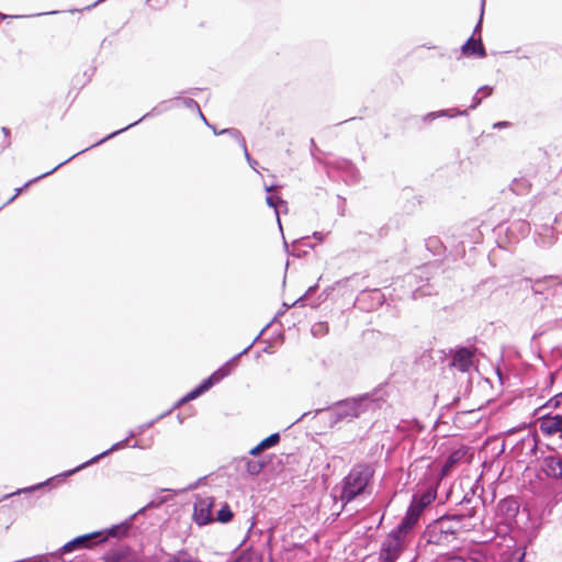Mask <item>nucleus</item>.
Listing matches in <instances>:
<instances>
[{
	"label": "nucleus",
	"instance_id": "393cba45",
	"mask_svg": "<svg viewBox=\"0 0 562 562\" xmlns=\"http://www.w3.org/2000/svg\"><path fill=\"white\" fill-rule=\"evenodd\" d=\"M266 202L270 207H273L276 210L277 220H278L279 226L281 227V222H280L279 212H278L277 207H278L279 203H283V201L279 198H276L274 195H268L266 198Z\"/></svg>",
	"mask_w": 562,
	"mask_h": 562
},
{
	"label": "nucleus",
	"instance_id": "423d86ee",
	"mask_svg": "<svg viewBox=\"0 0 562 562\" xmlns=\"http://www.w3.org/2000/svg\"><path fill=\"white\" fill-rule=\"evenodd\" d=\"M440 533L456 536L460 531H469L474 525L464 522V515H445L436 521Z\"/></svg>",
	"mask_w": 562,
	"mask_h": 562
},
{
	"label": "nucleus",
	"instance_id": "a878e982",
	"mask_svg": "<svg viewBox=\"0 0 562 562\" xmlns=\"http://www.w3.org/2000/svg\"><path fill=\"white\" fill-rule=\"evenodd\" d=\"M167 562H199V561L192 559L187 553H178L176 555L170 557Z\"/></svg>",
	"mask_w": 562,
	"mask_h": 562
},
{
	"label": "nucleus",
	"instance_id": "bb28decb",
	"mask_svg": "<svg viewBox=\"0 0 562 562\" xmlns=\"http://www.w3.org/2000/svg\"><path fill=\"white\" fill-rule=\"evenodd\" d=\"M262 469V463L256 462V461H248L247 462V472L249 474H258Z\"/></svg>",
	"mask_w": 562,
	"mask_h": 562
},
{
	"label": "nucleus",
	"instance_id": "473e14b6",
	"mask_svg": "<svg viewBox=\"0 0 562 562\" xmlns=\"http://www.w3.org/2000/svg\"><path fill=\"white\" fill-rule=\"evenodd\" d=\"M493 91V88L490 86H483L479 89L477 93H483V97H488Z\"/></svg>",
	"mask_w": 562,
	"mask_h": 562
},
{
	"label": "nucleus",
	"instance_id": "39448f33",
	"mask_svg": "<svg viewBox=\"0 0 562 562\" xmlns=\"http://www.w3.org/2000/svg\"><path fill=\"white\" fill-rule=\"evenodd\" d=\"M406 544V536L392 530L382 544L380 557L383 562H395Z\"/></svg>",
	"mask_w": 562,
	"mask_h": 562
},
{
	"label": "nucleus",
	"instance_id": "f257e3e1",
	"mask_svg": "<svg viewBox=\"0 0 562 562\" xmlns=\"http://www.w3.org/2000/svg\"><path fill=\"white\" fill-rule=\"evenodd\" d=\"M379 406V402L373 400L370 395L340 401L330 409L329 425L334 427L340 422H351L368 411H374Z\"/></svg>",
	"mask_w": 562,
	"mask_h": 562
},
{
	"label": "nucleus",
	"instance_id": "412c9836",
	"mask_svg": "<svg viewBox=\"0 0 562 562\" xmlns=\"http://www.w3.org/2000/svg\"><path fill=\"white\" fill-rule=\"evenodd\" d=\"M233 518V512L228 504L224 503L222 507L216 513V520L226 524L229 522Z\"/></svg>",
	"mask_w": 562,
	"mask_h": 562
},
{
	"label": "nucleus",
	"instance_id": "72a5a7b5",
	"mask_svg": "<svg viewBox=\"0 0 562 562\" xmlns=\"http://www.w3.org/2000/svg\"><path fill=\"white\" fill-rule=\"evenodd\" d=\"M442 562H465V560L459 555H449Z\"/></svg>",
	"mask_w": 562,
	"mask_h": 562
},
{
	"label": "nucleus",
	"instance_id": "20e7f679",
	"mask_svg": "<svg viewBox=\"0 0 562 562\" xmlns=\"http://www.w3.org/2000/svg\"><path fill=\"white\" fill-rule=\"evenodd\" d=\"M127 445H128V438H125L124 440H121V441H119V442H116V443L112 445L108 450H105V451H103L102 453H100V454H98V456L93 457L92 459L88 460L87 462H85V463H82V464H80V465L76 467L75 469L69 470V471H66V472H64V473H61V474H58V475H56V476H54V477H50V479L46 480L45 482H42V483L35 484V485H33V486H29V487L20 488V490H18L16 492L11 493V494H9V495H7V497H10V496H12V495H16V494H22V493H31V492H33V491H36V490L42 488L43 486L48 485V484H49L53 480H55V479H64V477H68V476H70V475L75 474L76 472L81 471L82 469H85V468H87V467H89V465H91V464H93V463L98 462L100 459H102V458L106 457V456H108V454H110L111 452H114V451H117V450H121V449L125 448Z\"/></svg>",
	"mask_w": 562,
	"mask_h": 562
},
{
	"label": "nucleus",
	"instance_id": "7ed1b4c3",
	"mask_svg": "<svg viewBox=\"0 0 562 562\" xmlns=\"http://www.w3.org/2000/svg\"><path fill=\"white\" fill-rule=\"evenodd\" d=\"M261 333L254 339V341L247 346L241 352L233 357L231 360H228L226 363H224L221 368H218L215 372H213L207 379L203 380L196 387H194L192 391H190L187 395H184L177 405H180L182 403H187L189 401H193L201 396L203 393L209 391L213 385L221 382L225 376L229 375L233 369L236 366V362L239 357L243 355H246L250 348L254 346V344L257 341Z\"/></svg>",
	"mask_w": 562,
	"mask_h": 562
},
{
	"label": "nucleus",
	"instance_id": "2eb2a0df",
	"mask_svg": "<svg viewBox=\"0 0 562 562\" xmlns=\"http://www.w3.org/2000/svg\"><path fill=\"white\" fill-rule=\"evenodd\" d=\"M461 50L464 55H477L481 58L486 56V50L482 44L481 38L475 41L473 37H470L461 47Z\"/></svg>",
	"mask_w": 562,
	"mask_h": 562
},
{
	"label": "nucleus",
	"instance_id": "ea45409f",
	"mask_svg": "<svg viewBox=\"0 0 562 562\" xmlns=\"http://www.w3.org/2000/svg\"><path fill=\"white\" fill-rule=\"evenodd\" d=\"M313 238H315L318 241H323L324 238H325V234L321 233V232H314L313 233Z\"/></svg>",
	"mask_w": 562,
	"mask_h": 562
},
{
	"label": "nucleus",
	"instance_id": "e433bc0d",
	"mask_svg": "<svg viewBox=\"0 0 562 562\" xmlns=\"http://www.w3.org/2000/svg\"><path fill=\"white\" fill-rule=\"evenodd\" d=\"M482 102V98L477 97V94H475L473 97V101H472V104H471V109H475L476 106H479Z\"/></svg>",
	"mask_w": 562,
	"mask_h": 562
},
{
	"label": "nucleus",
	"instance_id": "aec40b11",
	"mask_svg": "<svg viewBox=\"0 0 562 562\" xmlns=\"http://www.w3.org/2000/svg\"><path fill=\"white\" fill-rule=\"evenodd\" d=\"M218 134H227V135H229V137H233L234 139H236V142L243 148V150L245 153V157L249 159V154H248V150H247L246 140H245V138L243 137L241 133L238 130H236V128H224V130L220 131Z\"/></svg>",
	"mask_w": 562,
	"mask_h": 562
},
{
	"label": "nucleus",
	"instance_id": "f03ea898",
	"mask_svg": "<svg viewBox=\"0 0 562 562\" xmlns=\"http://www.w3.org/2000/svg\"><path fill=\"white\" fill-rule=\"evenodd\" d=\"M373 473V469L368 464H359L352 468L342 481L340 499L344 504L350 503L364 492Z\"/></svg>",
	"mask_w": 562,
	"mask_h": 562
},
{
	"label": "nucleus",
	"instance_id": "a18cd8bd",
	"mask_svg": "<svg viewBox=\"0 0 562 562\" xmlns=\"http://www.w3.org/2000/svg\"><path fill=\"white\" fill-rule=\"evenodd\" d=\"M2 132H3V134H5V135H8V134L10 133L9 128H7V127H2Z\"/></svg>",
	"mask_w": 562,
	"mask_h": 562
},
{
	"label": "nucleus",
	"instance_id": "ddd939ff",
	"mask_svg": "<svg viewBox=\"0 0 562 562\" xmlns=\"http://www.w3.org/2000/svg\"><path fill=\"white\" fill-rule=\"evenodd\" d=\"M543 471L550 477H562V458L549 456L543 460Z\"/></svg>",
	"mask_w": 562,
	"mask_h": 562
},
{
	"label": "nucleus",
	"instance_id": "c03bdc74",
	"mask_svg": "<svg viewBox=\"0 0 562 562\" xmlns=\"http://www.w3.org/2000/svg\"><path fill=\"white\" fill-rule=\"evenodd\" d=\"M246 159L248 160L249 165L254 168L256 161H252L250 157H249V159L248 158H246Z\"/></svg>",
	"mask_w": 562,
	"mask_h": 562
},
{
	"label": "nucleus",
	"instance_id": "0eeeda50",
	"mask_svg": "<svg viewBox=\"0 0 562 562\" xmlns=\"http://www.w3.org/2000/svg\"><path fill=\"white\" fill-rule=\"evenodd\" d=\"M105 540H106V537L103 536V532H100V531H94L91 533L82 535V536L76 537L75 539L65 543L54 554L63 555V554L70 553L76 550L90 548L93 543L103 542Z\"/></svg>",
	"mask_w": 562,
	"mask_h": 562
},
{
	"label": "nucleus",
	"instance_id": "79ce46f5",
	"mask_svg": "<svg viewBox=\"0 0 562 562\" xmlns=\"http://www.w3.org/2000/svg\"><path fill=\"white\" fill-rule=\"evenodd\" d=\"M137 434H138L137 430H130L128 436L126 438H128V440H130L131 438L135 437Z\"/></svg>",
	"mask_w": 562,
	"mask_h": 562
},
{
	"label": "nucleus",
	"instance_id": "5fc2aeb1",
	"mask_svg": "<svg viewBox=\"0 0 562 562\" xmlns=\"http://www.w3.org/2000/svg\"><path fill=\"white\" fill-rule=\"evenodd\" d=\"M213 131H214V133H215L216 135H220V134H218V133H220V131H218V130H215V128H214Z\"/></svg>",
	"mask_w": 562,
	"mask_h": 562
},
{
	"label": "nucleus",
	"instance_id": "9b49d317",
	"mask_svg": "<svg viewBox=\"0 0 562 562\" xmlns=\"http://www.w3.org/2000/svg\"><path fill=\"white\" fill-rule=\"evenodd\" d=\"M539 427L540 430L548 436H552L558 432H561L562 436V416L554 415L542 417L540 419Z\"/></svg>",
	"mask_w": 562,
	"mask_h": 562
},
{
	"label": "nucleus",
	"instance_id": "4c0bfd02",
	"mask_svg": "<svg viewBox=\"0 0 562 562\" xmlns=\"http://www.w3.org/2000/svg\"><path fill=\"white\" fill-rule=\"evenodd\" d=\"M484 4H485V0H482L481 19L474 29V33H476L481 30V21H482L483 11H484Z\"/></svg>",
	"mask_w": 562,
	"mask_h": 562
},
{
	"label": "nucleus",
	"instance_id": "6ab92c4d",
	"mask_svg": "<svg viewBox=\"0 0 562 562\" xmlns=\"http://www.w3.org/2000/svg\"><path fill=\"white\" fill-rule=\"evenodd\" d=\"M87 149H88V148L82 149L81 151H79V153H77V154L72 155L71 157H69V158H68V159H66L65 161H63V162H60L59 165H57L56 167H54L52 170H49V171H47V172H45V173H43V175H41V176H38V177L34 178L33 180H30V181H29V182H26L22 188L16 189V190H15V194H14V195L9 200V202L13 201V200H14V199H15V198H16V196L22 192V190H23L24 188L29 187L31 183L36 182L37 180H40V179H42V178H45L46 176L52 175V173H53V172H55L59 167H61L63 165L67 164V162H68L69 160H71L74 157H76L77 155H79V154H81V153L86 151Z\"/></svg>",
	"mask_w": 562,
	"mask_h": 562
},
{
	"label": "nucleus",
	"instance_id": "1a4fd4ad",
	"mask_svg": "<svg viewBox=\"0 0 562 562\" xmlns=\"http://www.w3.org/2000/svg\"><path fill=\"white\" fill-rule=\"evenodd\" d=\"M451 364L461 372H467L473 364V352L465 347L457 349Z\"/></svg>",
	"mask_w": 562,
	"mask_h": 562
},
{
	"label": "nucleus",
	"instance_id": "49530a36",
	"mask_svg": "<svg viewBox=\"0 0 562 562\" xmlns=\"http://www.w3.org/2000/svg\"><path fill=\"white\" fill-rule=\"evenodd\" d=\"M310 414H311L310 412L304 413V414L301 416V418H299L297 420H302L304 417H306V416H307V415H310Z\"/></svg>",
	"mask_w": 562,
	"mask_h": 562
},
{
	"label": "nucleus",
	"instance_id": "f8f14e48",
	"mask_svg": "<svg viewBox=\"0 0 562 562\" xmlns=\"http://www.w3.org/2000/svg\"><path fill=\"white\" fill-rule=\"evenodd\" d=\"M420 515L422 513L411 505L405 517L394 530L406 536L413 529Z\"/></svg>",
	"mask_w": 562,
	"mask_h": 562
},
{
	"label": "nucleus",
	"instance_id": "6e6552de",
	"mask_svg": "<svg viewBox=\"0 0 562 562\" xmlns=\"http://www.w3.org/2000/svg\"><path fill=\"white\" fill-rule=\"evenodd\" d=\"M215 501L212 496H198L193 506V519L199 526L213 521V507Z\"/></svg>",
	"mask_w": 562,
	"mask_h": 562
},
{
	"label": "nucleus",
	"instance_id": "9d476101",
	"mask_svg": "<svg viewBox=\"0 0 562 562\" xmlns=\"http://www.w3.org/2000/svg\"><path fill=\"white\" fill-rule=\"evenodd\" d=\"M525 282L527 283V285L530 286L535 294H542L544 290H548L555 284L562 285V279H560L557 276H547L543 277L542 279H537L535 281L528 279Z\"/></svg>",
	"mask_w": 562,
	"mask_h": 562
},
{
	"label": "nucleus",
	"instance_id": "dca6fc26",
	"mask_svg": "<svg viewBox=\"0 0 562 562\" xmlns=\"http://www.w3.org/2000/svg\"><path fill=\"white\" fill-rule=\"evenodd\" d=\"M135 517V515H133L130 519L119 524V525H114L112 526L111 528L102 531L103 532V536L108 538L110 537H123L125 536L130 528H131V525H132V520L133 518Z\"/></svg>",
	"mask_w": 562,
	"mask_h": 562
},
{
	"label": "nucleus",
	"instance_id": "2f4dec72",
	"mask_svg": "<svg viewBox=\"0 0 562 562\" xmlns=\"http://www.w3.org/2000/svg\"><path fill=\"white\" fill-rule=\"evenodd\" d=\"M439 115L437 114V111L435 112H429L427 113L425 116H423V121L426 122V123H429L436 119H438Z\"/></svg>",
	"mask_w": 562,
	"mask_h": 562
},
{
	"label": "nucleus",
	"instance_id": "5701e85b",
	"mask_svg": "<svg viewBox=\"0 0 562 562\" xmlns=\"http://www.w3.org/2000/svg\"><path fill=\"white\" fill-rule=\"evenodd\" d=\"M280 441V435L278 432L271 434L269 437L261 440L259 443L263 450L277 446Z\"/></svg>",
	"mask_w": 562,
	"mask_h": 562
},
{
	"label": "nucleus",
	"instance_id": "f704fd0d",
	"mask_svg": "<svg viewBox=\"0 0 562 562\" xmlns=\"http://www.w3.org/2000/svg\"><path fill=\"white\" fill-rule=\"evenodd\" d=\"M475 514H476L475 507H471L467 510V513H463L462 515H464V520H465L467 518H473L475 516Z\"/></svg>",
	"mask_w": 562,
	"mask_h": 562
},
{
	"label": "nucleus",
	"instance_id": "09e8293b",
	"mask_svg": "<svg viewBox=\"0 0 562 562\" xmlns=\"http://www.w3.org/2000/svg\"><path fill=\"white\" fill-rule=\"evenodd\" d=\"M524 558H525V552H522V553L520 554V557H519V562H521Z\"/></svg>",
	"mask_w": 562,
	"mask_h": 562
},
{
	"label": "nucleus",
	"instance_id": "3c124183",
	"mask_svg": "<svg viewBox=\"0 0 562 562\" xmlns=\"http://www.w3.org/2000/svg\"><path fill=\"white\" fill-rule=\"evenodd\" d=\"M103 0H98L97 2L93 3V7H95L98 3L102 2Z\"/></svg>",
	"mask_w": 562,
	"mask_h": 562
},
{
	"label": "nucleus",
	"instance_id": "a211bd4d",
	"mask_svg": "<svg viewBox=\"0 0 562 562\" xmlns=\"http://www.w3.org/2000/svg\"><path fill=\"white\" fill-rule=\"evenodd\" d=\"M530 181L526 177L515 178L510 183V191L517 195H524L529 192Z\"/></svg>",
	"mask_w": 562,
	"mask_h": 562
},
{
	"label": "nucleus",
	"instance_id": "b1692460",
	"mask_svg": "<svg viewBox=\"0 0 562 562\" xmlns=\"http://www.w3.org/2000/svg\"><path fill=\"white\" fill-rule=\"evenodd\" d=\"M437 114L439 115V117H443V116L454 117L457 115H467L468 111L467 110H458V109H447V110L437 111Z\"/></svg>",
	"mask_w": 562,
	"mask_h": 562
},
{
	"label": "nucleus",
	"instance_id": "c756f323",
	"mask_svg": "<svg viewBox=\"0 0 562 562\" xmlns=\"http://www.w3.org/2000/svg\"><path fill=\"white\" fill-rule=\"evenodd\" d=\"M326 331H328V327L325 323H318L312 327V334L314 336H317V335L326 333Z\"/></svg>",
	"mask_w": 562,
	"mask_h": 562
},
{
	"label": "nucleus",
	"instance_id": "c85d7f7f",
	"mask_svg": "<svg viewBox=\"0 0 562 562\" xmlns=\"http://www.w3.org/2000/svg\"><path fill=\"white\" fill-rule=\"evenodd\" d=\"M234 562H260L259 559L250 553L240 554Z\"/></svg>",
	"mask_w": 562,
	"mask_h": 562
},
{
	"label": "nucleus",
	"instance_id": "58836bf2",
	"mask_svg": "<svg viewBox=\"0 0 562 562\" xmlns=\"http://www.w3.org/2000/svg\"><path fill=\"white\" fill-rule=\"evenodd\" d=\"M263 451V448H261L260 443H258L256 447H254L251 450H250V454L251 456H258L260 452Z\"/></svg>",
	"mask_w": 562,
	"mask_h": 562
},
{
	"label": "nucleus",
	"instance_id": "4be33fe9",
	"mask_svg": "<svg viewBox=\"0 0 562 562\" xmlns=\"http://www.w3.org/2000/svg\"><path fill=\"white\" fill-rule=\"evenodd\" d=\"M149 115H150V113H146V114H145L143 117H140L138 121H136V122H134V123H131V124H128L127 126H125V127H123V128H121V130H119V131H115V132H113V133L109 134L108 136L103 137V138H102V139H100L99 142H97L95 144L91 145V147L97 146V145H100V144H102V143H104V142H106V140H109V139L113 138V137H115L116 135H119V134H121V133L125 132L126 130H128V128H131V127H133V126L137 125L139 122H142L143 120H145V119H146V117H148Z\"/></svg>",
	"mask_w": 562,
	"mask_h": 562
},
{
	"label": "nucleus",
	"instance_id": "4468645a",
	"mask_svg": "<svg viewBox=\"0 0 562 562\" xmlns=\"http://www.w3.org/2000/svg\"><path fill=\"white\" fill-rule=\"evenodd\" d=\"M436 490L428 488L420 495H415L411 505L423 513V510L436 499Z\"/></svg>",
	"mask_w": 562,
	"mask_h": 562
},
{
	"label": "nucleus",
	"instance_id": "8fccbe9b",
	"mask_svg": "<svg viewBox=\"0 0 562 562\" xmlns=\"http://www.w3.org/2000/svg\"><path fill=\"white\" fill-rule=\"evenodd\" d=\"M324 409H316L314 415L322 413Z\"/></svg>",
	"mask_w": 562,
	"mask_h": 562
},
{
	"label": "nucleus",
	"instance_id": "37998d69",
	"mask_svg": "<svg viewBox=\"0 0 562 562\" xmlns=\"http://www.w3.org/2000/svg\"><path fill=\"white\" fill-rule=\"evenodd\" d=\"M471 502V498H469L468 496H464L461 504H467V503H470Z\"/></svg>",
	"mask_w": 562,
	"mask_h": 562
},
{
	"label": "nucleus",
	"instance_id": "864d4df0",
	"mask_svg": "<svg viewBox=\"0 0 562 562\" xmlns=\"http://www.w3.org/2000/svg\"><path fill=\"white\" fill-rule=\"evenodd\" d=\"M137 447H139V446L137 445V442H135L134 445H132V448H137Z\"/></svg>",
	"mask_w": 562,
	"mask_h": 562
},
{
	"label": "nucleus",
	"instance_id": "f3484780",
	"mask_svg": "<svg viewBox=\"0 0 562 562\" xmlns=\"http://www.w3.org/2000/svg\"><path fill=\"white\" fill-rule=\"evenodd\" d=\"M464 454L465 452L463 450H454L451 452L442 465L441 475H447L456 467V464L461 461Z\"/></svg>",
	"mask_w": 562,
	"mask_h": 562
},
{
	"label": "nucleus",
	"instance_id": "7c9ffc66",
	"mask_svg": "<svg viewBox=\"0 0 562 562\" xmlns=\"http://www.w3.org/2000/svg\"><path fill=\"white\" fill-rule=\"evenodd\" d=\"M166 499L165 498H159L158 501H151L149 502L145 507H143L139 513L144 512L145 509L147 508H153V507H157L158 505L165 503Z\"/></svg>",
	"mask_w": 562,
	"mask_h": 562
},
{
	"label": "nucleus",
	"instance_id": "de8ad7c7",
	"mask_svg": "<svg viewBox=\"0 0 562 562\" xmlns=\"http://www.w3.org/2000/svg\"><path fill=\"white\" fill-rule=\"evenodd\" d=\"M273 189H274V187H273V186L266 187V190H267L268 192H271Z\"/></svg>",
	"mask_w": 562,
	"mask_h": 562
},
{
	"label": "nucleus",
	"instance_id": "a19ab883",
	"mask_svg": "<svg viewBox=\"0 0 562 562\" xmlns=\"http://www.w3.org/2000/svg\"><path fill=\"white\" fill-rule=\"evenodd\" d=\"M508 123L507 122H497L494 124V127L495 128H501V127H504L506 126Z\"/></svg>",
	"mask_w": 562,
	"mask_h": 562
},
{
	"label": "nucleus",
	"instance_id": "c9c22d12",
	"mask_svg": "<svg viewBox=\"0 0 562 562\" xmlns=\"http://www.w3.org/2000/svg\"><path fill=\"white\" fill-rule=\"evenodd\" d=\"M154 420L149 422V423H146L144 425H140L138 428H137V432L138 434H142L143 431H145L147 428L151 427L154 425Z\"/></svg>",
	"mask_w": 562,
	"mask_h": 562
},
{
	"label": "nucleus",
	"instance_id": "603ef678",
	"mask_svg": "<svg viewBox=\"0 0 562 562\" xmlns=\"http://www.w3.org/2000/svg\"><path fill=\"white\" fill-rule=\"evenodd\" d=\"M7 16H8V15H5V14H1V13H0V18H1V19H5Z\"/></svg>",
	"mask_w": 562,
	"mask_h": 562
},
{
	"label": "nucleus",
	"instance_id": "cd10ccee",
	"mask_svg": "<svg viewBox=\"0 0 562 562\" xmlns=\"http://www.w3.org/2000/svg\"><path fill=\"white\" fill-rule=\"evenodd\" d=\"M183 104L188 108V109H191V110H198L201 117L204 120V122H206L205 117L203 116L202 112L200 111V106L198 104V102L191 98H187V99H183Z\"/></svg>",
	"mask_w": 562,
	"mask_h": 562
}]
</instances>
